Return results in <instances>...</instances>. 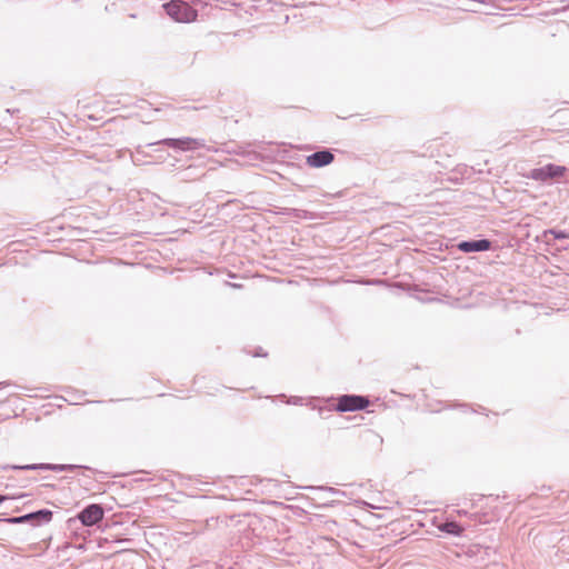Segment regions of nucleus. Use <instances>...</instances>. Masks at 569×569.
Returning <instances> with one entry per match:
<instances>
[{
    "instance_id": "nucleus-1",
    "label": "nucleus",
    "mask_w": 569,
    "mask_h": 569,
    "mask_svg": "<svg viewBox=\"0 0 569 569\" xmlns=\"http://www.w3.org/2000/svg\"><path fill=\"white\" fill-rule=\"evenodd\" d=\"M370 400L367 396L346 393L336 398L335 410L338 412L360 411L368 408Z\"/></svg>"
},
{
    "instance_id": "nucleus-2",
    "label": "nucleus",
    "mask_w": 569,
    "mask_h": 569,
    "mask_svg": "<svg viewBox=\"0 0 569 569\" xmlns=\"http://www.w3.org/2000/svg\"><path fill=\"white\" fill-rule=\"evenodd\" d=\"M162 7L166 13L177 22H191L197 18V11L182 1L171 0Z\"/></svg>"
},
{
    "instance_id": "nucleus-3",
    "label": "nucleus",
    "mask_w": 569,
    "mask_h": 569,
    "mask_svg": "<svg viewBox=\"0 0 569 569\" xmlns=\"http://www.w3.org/2000/svg\"><path fill=\"white\" fill-rule=\"evenodd\" d=\"M567 171L568 169L565 166L548 163L546 166L532 169L529 177L536 181L546 182L563 177Z\"/></svg>"
},
{
    "instance_id": "nucleus-4",
    "label": "nucleus",
    "mask_w": 569,
    "mask_h": 569,
    "mask_svg": "<svg viewBox=\"0 0 569 569\" xmlns=\"http://www.w3.org/2000/svg\"><path fill=\"white\" fill-rule=\"evenodd\" d=\"M4 469H12V470H50V471H74L77 469H90L87 466H80V465H56V463H30V465H10L6 466Z\"/></svg>"
},
{
    "instance_id": "nucleus-5",
    "label": "nucleus",
    "mask_w": 569,
    "mask_h": 569,
    "mask_svg": "<svg viewBox=\"0 0 569 569\" xmlns=\"http://www.w3.org/2000/svg\"><path fill=\"white\" fill-rule=\"evenodd\" d=\"M52 511L49 509H39L18 517L7 518L6 521L10 523H26L30 522L32 526H42L49 523L52 519Z\"/></svg>"
},
{
    "instance_id": "nucleus-6",
    "label": "nucleus",
    "mask_w": 569,
    "mask_h": 569,
    "mask_svg": "<svg viewBox=\"0 0 569 569\" xmlns=\"http://www.w3.org/2000/svg\"><path fill=\"white\" fill-rule=\"evenodd\" d=\"M104 517V509L99 503H90L86 506L78 515L77 519L84 526V527H92L98 525L103 520Z\"/></svg>"
},
{
    "instance_id": "nucleus-7",
    "label": "nucleus",
    "mask_w": 569,
    "mask_h": 569,
    "mask_svg": "<svg viewBox=\"0 0 569 569\" xmlns=\"http://www.w3.org/2000/svg\"><path fill=\"white\" fill-rule=\"evenodd\" d=\"M169 148L178 149L181 151L196 150L204 147V140L194 138H166L158 142Z\"/></svg>"
},
{
    "instance_id": "nucleus-8",
    "label": "nucleus",
    "mask_w": 569,
    "mask_h": 569,
    "mask_svg": "<svg viewBox=\"0 0 569 569\" xmlns=\"http://www.w3.org/2000/svg\"><path fill=\"white\" fill-rule=\"evenodd\" d=\"M492 247L489 239H470L462 240L457 244L458 250L465 253L488 251Z\"/></svg>"
},
{
    "instance_id": "nucleus-9",
    "label": "nucleus",
    "mask_w": 569,
    "mask_h": 569,
    "mask_svg": "<svg viewBox=\"0 0 569 569\" xmlns=\"http://www.w3.org/2000/svg\"><path fill=\"white\" fill-rule=\"evenodd\" d=\"M335 160V154L329 149H321L311 154H309L306 159V163L311 168H322Z\"/></svg>"
},
{
    "instance_id": "nucleus-10",
    "label": "nucleus",
    "mask_w": 569,
    "mask_h": 569,
    "mask_svg": "<svg viewBox=\"0 0 569 569\" xmlns=\"http://www.w3.org/2000/svg\"><path fill=\"white\" fill-rule=\"evenodd\" d=\"M437 528L441 532L453 536V537H460L465 531L463 527L455 520H446V521L439 523Z\"/></svg>"
},
{
    "instance_id": "nucleus-11",
    "label": "nucleus",
    "mask_w": 569,
    "mask_h": 569,
    "mask_svg": "<svg viewBox=\"0 0 569 569\" xmlns=\"http://www.w3.org/2000/svg\"><path fill=\"white\" fill-rule=\"evenodd\" d=\"M339 119L345 120H353V123L357 124L360 121H363V118L358 113H348L347 109H341V112L337 114Z\"/></svg>"
},
{
    "instance_id": "nucleus-12",
    "label": "nucleus",
    "mask_w": 569,
    "mask_h": 569,
    "mask_svg": "<svg viewBox=\"0 0 569 569\" xmlns=\"http://www.w3.org/2000/svg\"><path fill=\"white\" fill-rule=\"evenodd\" d=\"M552 234L555 239H569V233L565 230L549 229L546 234Z\"/></svg>"
},
{
    "instance_id": "nucleus-13",
    "label": "nucleus",
    "mask_w": 569,
    "mask_h": 569,
    "mask_svg": "<svg viewBox=\"0 0 569 569\" xmlns=\"http://www.w3.org/2000/svg\"><path fill=\"white\" fill-rule=\"evenodd\" d=\"M288 403H292V405H301V403H302V398H300V397H291V398L288 400Z\"/></svg>"
},
{
    "instance_id": "nucleus-14",
    "label": "nucleus",
    "mask_w": 569,
    "mask_h": 569,
    "mask_svg": "<svg viewBox=\"0 0 569 569\" xmlns=\"http://www.w3.org/2000/svg\"><path fill=\"white\" fill-rule=\"evenodd\" d=\"M8 113L10 114H14L16 112H18L20 109H10V108H7L6 109Z\"/></svg>"
},
{
    "instance_id": "nucleus-15",
    "label": "nucleus",
    "mask_w": 569,
    "mask_h": 569,
    "mask_svg": "<svg viewBox=\"0 0 569 569\" xmlns=\"http://www.w3.org/2000/svg\"><path fill=\"white\" fill-rule=\"evenodd\" d=\"M458 513H459L460 516H467V515H468V511H466V510H458Z\"/></svg>"
},
{
    "instance_id": "nucleus-16",
    "label": "nucleus",
    "mask_w": 569,
    "mask_h": 569,
    "mask_svg": "<svg viewBox=\"0 0 569 569\" xmlns=\"http://www.w3.org/2000/svg\"><path fill=\"white\" fill-rule=\"evenodd\" d=\"M253 356H254V357H263V356H266V355H264V353H261V351H258V352H256Z\"/></svg>"
},
{
    "instance_id": "nucleus-17",
    "label": "nucleus",
    "mask_w": 569,
    "mask_h": 569,
    "mask_svg": "<svg viewBox=\"0 0 569 569\" xmlns=\"http://www.w3.org/2000/svg\"><path fill=\"white\" fill-rule=\"evenodd\" d=\"M2 502V498L0 497V503Z\"/></svg>"
},
{
    "instance_id": "nucleus-18",
    "label": "nucleus",
    "mask_w": 569,
    "mask_h": 569,
    "mask_svg": "<svg viewBox=\"0 0 569 569\" xmlns=\"http://www.w3.org/2000/svg\"><path fill=\"white\" fill-rule=\"evenodd\" d=\"M0 386H2V382H0Z\"/></svg>"
}]
</instances>
